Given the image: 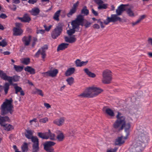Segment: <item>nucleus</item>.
<instances>
[{
    "instance_id": "obj_1",
    "label": "nucleus",
    "mask_w": 152,
    "mask_h": 152,
    "mask_svg": "<svg viewBox=\"0 0 152 152\" xmlns=\"http://www.w3.org/2000/svg\"><path fill=\"white\" fill-rule=\"evenodd\" d=\"M116 118L117 119L113 124L114 128L115 129H118L119 131L122 130L124 128V131L126 133L125 136L123 137V136H121L118 137L115 140V145L120 146L124 142V141L122 140V139H126L129 135V129L131 125L129 123H126L125 117L122 115V114L121 113L118 112Z\"/></svg>"
},
{
    "instance_id": "obj_2",
    "label": "nucleus",
    "mask_w": 152,
    "mask_h": 152,
    "mask_svg": "<svg viewBox=\"0 0 152 152\" xmlns=\"http://www.w3.org/2000/svg\"><path fill=\"white\" fill-rule=\"evenodd\" d=\"M149 139L148 133L142 129L138 130L137 139L133 146L130 149V152H141L142 145L148 142Z\"/></svg>"
},
{
    "instance_id": "obj_3",
    "label": "nucleus",
    "mask_w": 152,
    "mask_h": 152,
    "mask_svg": "<svg viewBox=\"0 0 152 152\" xmlns=\"http://www.w3.org/2000/svg\"><path fill=\"white\" fill-rule=\"evenodd\" d=\"M129 4H121L119 5L116 10L115 14H112L111 17H108L106 20L104 21V23L105 25L108 24L110 22L115 23L118 21L120 22H121L122 19L118 16L121 15L123 12L126 11V7L128 6Z\"/></svg>"
},
{
    "instance_id": "obj_4",
    "label": "nucleus",
    "mask_w": 152,
    "mask_h": 152,
    "mask_svg": "<svg viewBox=\"0 0 152 152\" xmlns=\"http://www.w3.org/2000/svg\"><path fill=\"white\" fill-rule=\"evenodd\" d=\"M13 100L12 98L9 99H6L5 101L3 103L1 106V114L4 116L7 114L9 113L12 114L13 112L12 109L14 108L12 104Z\"/></svg>"
},
{
    "instance_id": "obj_5",
    "label": "nucleus",
    "mask_w": 152,
    "mask_h": 152,
    "mask_svg": "<svg viewBox=\"0 0 152 152\" xmlns=\"http://www.w3.org/2000/svg\"><path fill=\"white\" fill-rule=\"evenodd\" d=\"M87 93H84L79 95V96L83 97L92 98L96 96L103 91V90L98 87H92L86 89Z\"/></svg>"
},
{
    "instance_id": "obj_6",
    "label": "nucleus",
    "mask_w": 152,
    "mask_h": 152,
    "mask_svg": "<svg viewBox=\"0 0 152 152\" xmlns=\"http://www.w3.org/2000/svg\"><path fill=\"white\" fill-rule=\"evenodd\" d=\"M111 72L108 70L104 71L102 73L103 78L102 81L105 84H109L111 83L112 80Z\"/></svg>"
},
{
    "instance_id": "obj_7",
    "label": "nucleus",
    "mask_w": 152,
    "mask_h": 152,
    "mask_svg": "<svg viewBox=\"0 0 152 152\" xmlns=\"http://www.w3.org/2000/svg\"><path fill=\"white\" fill-rule=\"evenodd\" d=\"M63 31V24L59 23L58 26L54 29L51 33L52 37L56 39L60 35Z\"/></svg>"
},
{
    "instance_id": "obj_8",
    "label": "nucleus",
    "mask_w": 152,
    "mask_h": 152,
    "mask_svg": "<svg viewBox=\"0 0 152 152\" xmlns=\"http://www.w3.org/2000/svg\"><path fill=\"white\" fill-rule=\"evenodd\" d=\"M0 77L3 80L8 81L10 85L13 84L12 76L7 75L5 73L1 70H0Z\"/></svg>"
},
{
    "instance_id": "obj_9",
    "label": "nucleus",
    "mask_w": 152,
    "mask_h": 152,
    "mask_svg": "<svg viewBox=\"0 0 152 152\" xmlns=\"http://www.w3.org/2000/svg\"><path fill=\"white\" fill-rule=\"evenodd\" d=\"M58 73V70L57 69H55L53 70L48 71L46 72L42 73L44 77H47L48 76L52 77H55Z\"/></svg>"
},
{
    "instance_id": "obj_10",
    "label": "nucleus",
    "mask_w": 152,
    "mask_h": 152,
    "mask_svg": "<svg viewBox=\"0 0 152 152\" xmlns=\"http://www.w3.org/2000/svg\"><path fill=\"white\" fill-rule=\"evenodd\" d=\"M9 88L10 84L8 82H6L3 86L0 85V92H1L4 90L5 94L7 95Z\"/></svg>"
},
{
    "instance_id": "obj_11",
    "label": "nucleus",
    "mask_w": 152,
    "mask_h": 152,
    "mask_svg": "<svg viewBox=\"0 0 152 152\" xmlns=\"http://www.w3.org/2000/svg\"><path fill=\"white\" fill-rule=\"evenodd\" d=\"M76 19L80 26H84V19L83 16L82 15H78L76 18Z\"/></svg>"
},
{
    "instance_id": "obj_12",
    "label": "nucleus",
    "mask_w": 152,
    "mask_h": 152,
    "mask_svg": "<svg viewBox=\"0 0 152 152\" xmlns=\"http://www.w3.org/2000/svg\"><path fill=\"white\" fill-rule=\"evenodd\" d=\"M103 110L110 116L113 117L114 116V113L113 110L111 109L107 108V106H104L103 107Z\"/></svg>"
},
{
    "instance_id": "obj_13",
    "label": "nucleus",
    "mask_w": 152,
    "mask_h": 152,
    "mask_svg": "<svg viewBox=\"0 0 152 152\" xmlns=\"http://www.w3.org/2000/svg\"><path fill=\"white\" fill-rule=\"evenodd\" d=\"M31 39V36H29L28 37L25 36L23 38L22 41L25 46H27L29 45Z\"/></svg>"
},
{
    "instance_id": "obj_14",
    "label": "nucleus",
    "mask_w": 152,
    "mask_h": 152,
    "mask_svg": "<svg viewBox=\"0 0 152 152\" xmlns=\"http://www.w3.org/2000/svg\"><path fill=\"white\" fill-rule=\"evenodd\" d=\"M10 120L9 117L8 116H1L0 115V125L1 126L5 127L6 124H3V123L6 121H8Z\"/></svg>"
},
{
    "instance_id": "obj_15",
    "label": "nucleus",
    "mask_w": 152,
    "mask_h": 152,
    "mask_svg": "<svg viewBox=\"0 0 152 152\" xmlns=\"http://www.w3.org/2000/svg\"><path fill=\"white\" fill-rule=\"evenodd\" d=\"M71 25L72 27L76 30V31H78L80 29V25H79L75 19V20L72 21Z\"/></svg>"
},
{
    "instance_id": "obj_16",
    "label": "nucleus",
    "mask_w": 152,
    "mask_h": 152,
    "mask_svg": "<svg viewBox=\"0 0 152 152\" xmlns=\"http://www.w3.org/2000/svg\"><path fill=\"white\" fill-rule=\"evenodd\" d=\"M69 45V44L63 43L59 45L57 48V51L63 50L66 48Z\"/></svg>"
},
{
    "instance_id": "obj_17",
    "label": "nucleus",
    "mask_w": 152,
    "mask_h": 152,
    "mask_svg": "<svg viewBox=\"0 0 152 152\" xmlns=\"http://www.w3.org/2000/svg\"><path fill=\"white\" fill-rule=\"evenodd\" d=\"M13 35L15 36L20 35L23 32V30L21 28L14 27L13 29Z\"/></svg>"
},
{
    "instance_id": "obj_18",
    "label": "nucleus",
    "mask_w": 152,
    "mask_h": 152,
    "mask_svg": "<svg viewBox=\"0 0 152 152\" xmlns=\"http://www.w3.org/2000/svg\"><path fill=\"white\" fill-rule=\"evenodd\" d=\"M24 70L30 73L31 75H34L35 73V69L32 68L31 66H27L24 68Z\"/></svg>"
},
{
    "instance_id": "obj_19",
    "label": "nucleus",
    "mask_w": 152,
    "mask_h": 152,
    "mask_svg": "<svg viewBox=\"0 0 152 152\" xmlns=\"http://www.w3.org/2000/svg\"><path fill=\"white\" fill-rule=\"evenodd\" d=\"M75 71V68L71 67L69 68L65 73V75L66 76H69L73 74Z\"/></svg>"
},
{
    "instance_id": "obj_20",
    "label": "nucleus",
    "mask_w": 152,
    "mask_h": 152,
    "mask_svg": "<svg viewBox=\"0 0 152 152\" xmlns=\"http://www.w3.org/2000/svg\"><path fill=\"white\" fill-rule=\"evenodd\" d=\"M40 12V10L38 8L35 7L32 9L30 12L32 15L36 16L39 14Z\"/></svg>"
},
{
    "instance_id": "obj_21",
    "label": "nucleus",
    "mask_w": 152,
    "mask_h": 152,
    "mask_svg": "<svg viewBox=\"0 0 152 152\" xmlns=\"http://www.w3.org/2000/svg\"><path fill=\"white\" fill-rule=\"evenodd\" d=\"M56 144V143L52 141H47L43 144L44 147H52Z\"/></svg>"
},
{
    "instance_id": "obj_22",
    "label": "nucleus",
    "mask_w": 152,
    "mask_h": 152,
    "mask_svg": "<svg viewBox=\"0 0 152 152\" xmlns=\"http://www.w3.org/2000/svg\"><path fill=\"white\" fill-rule=\"evenodd\" d=\"M31 140L33 143L32 145H39V139L36 136H32Z\"/></svg>"
},
{
    "instance_id": "obj_23",
    "label": "nucleus",
    "mask_w": 152,
    "mask_h": 152,
    "mask_svg": "<svg viewBox=\"0 0 152 152\" xmlns=\"http://www.w3.org/2000/svg\"><path fill=\"white\" fill-rule=\"evenodd\" d=\"M22 152H26L28 150V144L26 142L23 143L21 147Z\"/></svg>"
},
{
    "instance_id": "obj_24",
    "label": "nucleus",
    "mask_w": 152,
    "mask_h": 152,
    "mask_svg": "<svg viewBox=\"0 0 152 152\" xmlns=\"http://www.w3.org/2000/svg\"><path fill=\"white\" fill-rule=\"evenodd\" d=\"M85 72L90 77H96V75L91 72L87 68L84 69Z\"/></svg>"
},
{
    "instance_id": "obj_25",
    "label": "nucleus",
    "mask_w": 152,
    "mask_h": 152,
    "mask_svg": "<svg viewBox=\"0 0 152 152\" xmlns=\"http://www.w3.org/2000/svg\"><path fill=\"white\" fill-rule=\"evenodd\" d=\"M23 18L24 19V23H29L31 20V18L28 14H24L23 15Z\"/></svg>"
},
{
    "instance_id": "obj_26",
    "label": "nucleus",
    "mask_w": 152,
    "mask_h": 152,
    "mask_svg": "<svg viewBox=\"0 0 152 152\" xmlns=\"http://www.w3.org/2000/svg\"><path fill=\"white\" fill-rule=\"evenodd\" d=\"M15 71L17 72H21L23 69L24 66H20L19 65H13Z\"/></svg>"
},
{
    "instance_id": "obj_27",
    "label": "nucleus",
    "mask_w": 152,
    "mask_h": 152,
    "mask_svg": "<svg viewBox=\"0 0 152 152\" xmlns=\"http://www.w3.org/2000/svg\"><path fill=\"white\" fill-rule=\"evenodd\" d=\"M81 13L82 14L86 15H87L89 14V10L87 9L86 6H84L83 7L81 10Z\"/></svg>"
},
{
    "instance_id": "obj_28",
    "label": "nucleus",
    "mask_w": 152,
    "mask_h": 152,
    "mask_svg": "<svg viewBox=\"0 0 152 152\" xmlns=\"http://www.w3.org/2000/svg\"><path fill=\"white\" fill-rule=\"evenodd\" d=\"M126 13L131 17H133L134 16V13L131 10V8H126Z\"/></svg>"
},
{
    "instance_id": "obj_29",
    "label": "nucleus",
    "mask_w": 152,
    "mask_h": 152,
    "mask_svg": "<svg viewBox=\"0 0 152 152\" xmlns=\"http://www.w3.org/2000/svg\"><path fill=\"white\" fill-rule=\"evenodd\" d=\"M61 12V10H59L57 11L55 13L53 17V18L55 20L57 21H59V14Z\"/></svg>"
},
{
    "instance_id": "obj_30",
    "label": "nucleus",
    "mask_w": 152,
    "mask_h": 152,
    "mask_svg": "<svg viewBox=\"0 0 152 152\" xmlns=\"http://www.w3.org/2000/svg\"><path fill=\"white\" fill-rule=\"evenodd\" d=\"M64 137L63 133L62 132H61L57 135L56 138L58 139V141L60 142L63 140Z\"/></svg>"
},
{
    "instance_id": "obj_31",
    "label": "nucleus",
    "mask_w": 152,
    "mask_h": 152,
    "mask_svg": "<svg viewBox=\"0 0 152 152\" xmlns=\"http://www.w3.org/2000/svg\"><path fill=\"white\" fill-rule=\"evenodd\" d=\"M76 31V30L74 29V28L72 27V28L67 30L66 33L69 36H71L75 33Z\"/></svg>"
},
{
    "instance_id": "obj_32",
    "label": "nucleus",
    "mask_w": 152,
    "mask_h": 152,
    "mask_svg": "<svg viewBox=\"0 0 152 152\" xmlns=\"http://www.w3.org/2000/svg\"><path fill=\"white\" fill-rule=\"evenodd\" d=\"M39 149V145H32V152H38Z\"/></svg>"
},
{
    "instance_id": "obj_33",
    "label": "nucleus",
    "mask_w": 152,
    "mask_h": 152,
    "mask_svg": "<svg viewBox=\"0 0 152 152\" xmlns=\"http://www.w3.org/2000/svg\"><path fill=\"white\" fill-rule=\"evenodd\" d=\"M108 4H100L98 7V9L100 10L102 9H106L107 8Z\"/></svg>"
},
{
    "instance_id": "obj_34",
    "label": "nucleus",
    "mask_w": 152,
    "mask_h": 152,
    "mask_svg": "<svg viewBox=\"0 0 152 152\" xmlns=\"http://www.w3.org/2000/svg\"><path fill=\"white\" fill-rule=\"evenodd\" d=\"M21 62L26 65H28L30 62V59L29 58H23Z\"/></svg>"
},
{
    "instance_id": "obj_35",
    "label": "nucleus",
    "mask_w": 152,
    "mask_h": 152,
    "mask_svg": "<svg viewBox=\"0 0 152 152\" xmlns=\"http://www.w3.org/2000/svg\"><path fill=\"white\" fill-rule=\"evenodd\" d=\"M20 77L18 75H16L12 76V82H17L19 81Z\"/></svg>"
},
{
    "instance_id": "obj_36",
    "label": "nucleus",
    "mask_w": 152,
    "mask_h": 152,
    "mask_svg": "<svg viewBox=\"0 0 152 152\" xmlns=\"http://www.w3.org/2000/svg\"><path fill=\"white\" fill-rule=\"evenodd\" d=\"M76 11V9L72 8L70 10V12L67 14V15L70 17Z\"/></svg>"
},
{
    "instance_id": "obj_37",
    "label": "nucleus",
    "mask_w": 152,
    "mask_h": 152,
    "mask_svg": "<svg viewBox=\"0 0 152 152\" xmlns=\"http://www.w3.org/2000/svg\"><path fill=\"white\" fill-rule=\"evenodd\" d=\"M7 44V42L5 39H2L1 42H0V46H1L3 47H5Z\"/></svg>"
},
{
    "instance_id": "obj_38",
    "label": "nucleus",
    "mask_w": 152,
    "mask_h": 152,
    "mask_svg": "<svg viewBox=\"0 0 152 152\" xmlns=\"http://www.w3.org/2000/svg\"><path fill=\"white\" fill-rule=\"evenodd\" d=\"M4 127V129L6 130H7V131L11 130L12 129H13V126L10 124L8 125L7 124H6V126Z\"/></svg>"
},
{
    "instance_id": "obj_39",
    "label": "nucleus",
    "mask_w": 152,
    "mask_h": 152,
    "mask_svg": "<svg viewBox=\"0 0 152 152\" xmlns=\"http://www.w3.org/2000/svg\"><path fill=\"white\" fill-rule=\"evenodd\" d=\"M66 80L68 82V84L71 85L73 83L74 81V79L73 77H71L68 78Z\"/></svg>"
},
{
    "instance_id": "obj_40",
    "label": "nucleus",
    "mask_w": 152,
    "mask_h": 152,
    "mask_svg": "<svg viewBox=\"0 0 152 152\" xmlns=\"http://www.w3.org/2000/svg\"><path fill=\"white\" fill-rule=\"evenodd\" d=\"M44 149L47 152H55L53 147H44Z\"/></svg>"
},
{
    "instance_id": "obj_41",
    "label": "nucleus",
    "mask_w": 152,
    "mask_h": 152,
    "mask_svg": "<svg viewBox=\"0 0 152 152\" xmlns=\"http://www.w3.org/2000/svg\"><path fill=\"white\" fill-rule=\"evenodd\" d=\"M44 133V135L45 137H46L45 138V139L47 140L49 139V136L51 133L50 130V129H48V132H45Z\"/></svg>"
},
{
    "instance_id": "obj_42",
    "label": "nucleus",
    "mask_w": 152,
    "mask_h": 152,
    "mask_svg": "<svg viewBox=\"0 0 152 152\" xmlns=\"http://www.w3.org/2000/svg\"><path fill=\"white\" fill-rule=\"evenodd\" d=\"M84 26L86 28H89L91 26V23L88 22L86 19H84Z\"/></svg>"
},
{
    "instance_id": "obj_43",
    "label": "nucleus",
    "mask_w": 152,
    "mask_h": 152,
    "mask_svg": "<svg viewBox=\"0 0 152 152\" xmlns=\"http://www.w3.org/2000/svg\"><path fill=\"white\" fill-rule=\"evenodd\" d=\"M14 88L15 91V93L16 94L22 90V89L21 87L19 86H14Z\"/></svg>"
},
{
    "instance_id": "obj_44",
    "label": "nucleus",
    "mask_w": 152,
    "mask_h": 152,
    "mask_svg": "<svg viewBox=\"0 0 152 152\" xmlns=\"http://www.w3.org/2000/svg\"><path fill=\"white\" fill-rule=\"evenodd\" d=\"M76 40V39L75 37V35H73V36L70 37L69 43H73L75 42Z\"/></svg>"
},
{
    "instance_id": "obj_45",
    "label": "nucleus",
    "mask_w": 152,
    "mask_h": 152,
    "mask_svg": "<svg viewBox=\"0 0 152 152\" xmlns=\"http://www.w3.org/2000/svg\"><path fill=\"white\" fill-rule=\"evenodd\" d=\"M75 63L76 66L77 67H81L82 66L81 61L79 59H77L75 61Z\"/></svg>"
},
{
    "instance_id": "obj_46",
    "label": "nucleus",
    "mask_w": 152,
    "mask_h": 152,
    "mask_svg": "<svg viewBox=\"0 0 152 152\" xmlns=\"http://www.w3.org/2000/svg\"><path fill=\"white\" fill-rule=\"evenodd\" d=\"M35 93L41 96H43L44 95L42 90L37 88L36 89Z\"/></svg>"
},
{
    "instance_id": "obj_47",
    "label": "nucleus",
    "mask_w": 152,
    "mask_h": 152,
    "mask_svg": "<svg viewBox=\"0 0 152 152\" xmlns=\"http://www.w3.org/2000/svg\"><path fill=\"white\" fill-rule=\"evenodd\" d=\"M55 134L53 133H52L51 132L49 136L50 139L51 140H55Z\"/></svg>"
},
{
    "instance_id": "obj_48",
    "label": "nucleus",
    "mask_w": 152,
    "mask_h": 152,
    "mask_svg": "<svg viewBox=\"0 0 152 152\" xmlns=\"http://www.w3.org/2000/svg\"><path fill=\"white\" fill-rule=\"evenodd\" d=\"M38 136L39 137L42 138L43 139H45L46 137H45L44 135V133L39 132L38 133Z\"/></svg>"
},
{
    "instance_id": "obj_49",
    "label": "nucleus",
    "mask_w": 152,
    "mask_h": 152,
    "mask_svg": "<svg viewBox=\"0 0 152 152\" xmlns=\"http://www.w3.org/2000/svg\"><path fill=\"white\" fill-rule=\"evenodd\" d=\"M52 27V26L51 25H50L48 27H47L46 25L45 24L44 25V27L45 28V30L47 31H49Z\"/></svg>"
},
{
    "instance_id": "obj_50",
    "label": "nucleus",
    "mask_w": 152,
    "mask_h": 152,
    "mask_svg": "<svg viewBox=\"0 0 152 152\" xmlns=\"http://www.w3.org/2000/svg\"><path fill=\"white\" fill-rule=\"evenodd\" d=\"M48 121V118H44L40 119L39 121L40 122L45 123Z\"/></svg>"
},
{
    "instance_id": "obj_51",
    "label": "nucleus",
    "mask_w": 152,
    "mask_h": 152,
    "mask_svg": "<svg viewBox=\"0 0 152 152\" xmlns=\"http://www.w3.org/2000/svg\"><path fill=\"white\" fill-rule=\"evenodd\" d=\"M94 1L96 4L99 5L103 3V1L102 0H94Z\"/></svg>"
},
{
    "instance_id": "obj_52",
    "label": "nucleus",
    "mask_w": 152,
    "mask_h": 152,
    "mask_svg": "<svg viewBox=\"0 0 152 152\" xmlns=\"http://www.w3.org/2000/svg\"><path fill=\"white\" fill-rule=\"evenodd\" d=\"M91 12L92 13L94 14L95 16H97L98 15V13L95 10L93 9H91Z\"/></svg>"
},
{
    "instance_id": "obj_53",
    "label": "nucleus",
    "mask_w": 152,
    "mask_h": 152,
    "mask_svg": "<svg viewBox=\"0 0 152 152\" xmlns=\"http://www.w3.org/2000/svg\"><path fill=\"white\" fill-rule=\"evenodd\" d=\"M41 50L40 49H39L37 52L36 53L35 55V57L37 58H38L40 54H41Z\"/></svg>"
},
{
    "instance_id": "obj_54",
    "label": "nucleus",
    "mask_w": 152,
    "mask_h": 152,
    "mask_svg": "<svg viewBox=\"0 0 152 152\" xmlns=\"http://www.w3.org/2000/svg\"><path fill=\"white\" fill-rule=\"evenodd\" d=\"M79 3V1H77L75 3L73 4L72 8L76 9L77 7L78 6Z\"/></svg>"
},
{
    "instance_id": "obj_55",
    "label": "nucleus",
    "mask_w": 152,
    "mask_h": 152,
    "mask_svg": "<svg viewBox=\"0 0 152 152\" xmlns=\"http://www.w3.org/2000/svg\"><path fill=\"white\" fill-rule=\"evenodd\" d=\"M7 17V16L5 14L1 13L0 15V18L2 19H5Z\"/></svg>"
},
{
    "instance_id": "obj_56",
    "label": "nucleus",
    "mask_w": 152,
    "mask_h": 152,
    "mask_svg": "<svg viewBox=\"0 0 152 152\" xmlns=\"http://www.w3.org/2000/svg\"><path fill=\"white\" fill-rule=\"evenodd\" d=\"M45 32V30L42 29H40L37 31L36 33L37 34L40 33L42 34H44Z\"/></svg>"
},
{
    "instance_id": "obj_57",
    "label": "nucleus",
    "mask_w": 152,
    "mask_h": 152,
    "mask_svg": "<svg viewBox=\"0 0 152 152\" xmlns=\"http://www.w3.org/2000/svg\"><path fill=\"white\" fill-rule=\"evenodd\" d=\"M92 27L93 28L96 29H99L100 28L99 26L97 24H94L92 26Z\"/></svg>"
},
{
    "instance_id": "obj_58",
    "label": "nucleus",
    "mask_w": 152,
    "mask_h": 152,
    "mask_svg": "<svg viewBox=\"0 0 152 152\" xmlns=\"http://www.w3.org/2000/svg\"><path fill=\"white\" fill-rule=\"evenodd\" d=\"M60 125H61L64 122V120L63 117H61L58 119Z\"/></svg>"
},
{
    "instance_id": "obj_59",
    "label": "nucleus",
    "mask_w": 152,
    "mask_h": 152,
    "mask_svg": "<svg viewBox=\"0 0 152 152\" xmlns=\"http://www.w3.org/2000/svg\"><path fill=\"white\" fill-rule=\"evenodd\" d=\"M148 44L151 45L152 46V38L149 37L148 39Z\"/></svg>"
},
{
    "instance_id": "obj_60",
    "label": "nucleus",
    "mask_w": 152,
    "mask_h": 152,
    "mask_svg": "<svg viewBox=\"0 0 152 152\" xmlns=\"http://www.w3.org/2000/svg\"><path fill=\"white\" fill-rule=\"evenodd\" d=\"M37 0H29L28 2L30 4H34L37 2Z\"/></svg>"
},
{
    "instance_id": "obj_61",
    "label": "nucleus",
    "mask_w": 152,
    "mask_h": 152,
    "mask_svg": "<svg viewBox=\"0 0 152 152\" xmlns=\"http://www.w3.org/2000/svg\"><path fill=\"white\" fill-rule=\"evenodd\" d=\"M22 25V24L21 23H15L16 27L17 28H20V27Z\"/></svg>"
},
{
    "instance_id": "obj_62",
    "label": "nucleus",
    "mask_w": 152,
    "mask_h": 152,
    "mask_svg": "<svg viewBox=\"0 0 152 152\" xmlns=\"http://www.w3.org/2000/svg\"><path fill=\"white\" fill-rule=\"evenodd\" d=\"M25 135L26 137L28 139H31V136H32V135H30V134H26V133H25Z\"/></svg>"
},
{
    "instance_id": "obj_63",
    "label": "nucleus",
    "mask_w": 152,
    "mask_h": 152,
    "mask_svg": "<svg viewBox=\"0 0 152 152\" xmlns=\"http://www.w3.org/2000/svg\"><path fill=\"white\" fill-rule=\"evenodd\" d=\"M48 48V45H45L42 47V49L45 50H47Z\"/></svg>"
},
{
    "instance_id": "obj_64",
    "label": "nucleus",
    "mask_w": 152,
    "mask_h": 152,
    "mask_svg": "<svg viewBox=\"0 0 152 152\" xmlns=\"http://www.w3.org/2000/svg\"><path fill=\"white\" fill-rule=\"evenodd\" d=\"M44 106L47 108H49L51 107V106L49 104L47 103H44Z\"/></svg>"
}]
</instances>
